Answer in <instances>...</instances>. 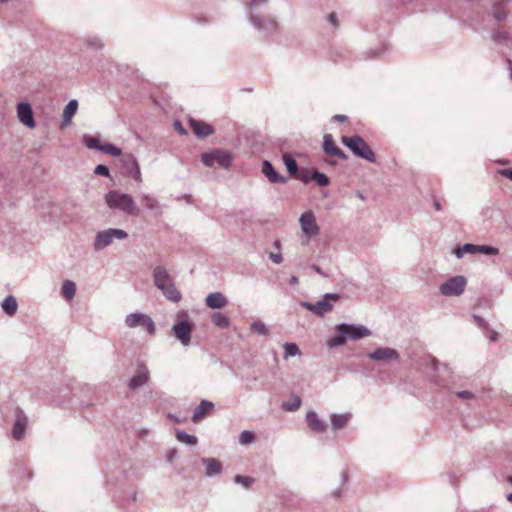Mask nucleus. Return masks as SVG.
Segmentation results:
<instances>
[{"mask_svg": "<svg viewBox=\"0 0 512 512\" xmlns=\"http://www.w3.org/2000/svg\"><path fill=\"white\" fill-rule=\"evenodd\" d=\"M343 328L346 332V338L348 340L356 341L362 338H366L372 335V332L369 328L362 324H348L342 323Z\"/></svg>", "mask_w": 512, "mask_h": 512, "instance_id": "ddd939ff", "label": "nucleus"}, {"mask_svg": "<svg viewBox=\"0 0 512 512\" xmlns=\"http://www.w3.org/2000/svg\"><path fill=\"white\" fill-rule=\"evenodd\" d=\"M300 305L317 316H323L333 309V305L325 299H321L314 304L302 301Z\"/></svg>", "mask_w": 512, "mask_h": 512, "instance_id": "f3484780", "label": "nucleus"}, {"mask_svg": "<svg viewBox=\"0 0 512 512\" xmlns=\"http://www.w3.org/2000/svg\"><path fill=\"white\" fill-rule=\"evenodd\" d=\"M466 284L467 279L464 276H453L440 285L439 291L448 297L460 296L464 292Z\"/></svg>", "mask_w": 512, "mask_h": 512, "instance_id": "6e6552de", "label": "nucleus"}, {"mask_svg": "<svg viewBox=\"0 0 512 512\" xmlns=\"http://www.w3.org/2000/svg\"><path fill=\"white\" fill-rule=\"evenodd\" d=\"M78 109V102L75 99H72L68 102V104L65 106L63 111V121H62V127L68 126L71 124L72 117L75 115L76 111Z\"/></svg>", "mask_w": 512, "mask_h": 512, "instance_id": "c756f323", "label": "nucleus"}, {"mask_svg": "<svg viewBox=\"0 0 512 512\" xmlns=\"http://www.w3.org/2000/svg\"><path fill=\"white\" fill-rule=\"evenodd\" d=\"M1 308L8 316H13L18 308L17 300L14 296H7L1 303Z\"/></svg>", "mask_w": 512, "mask_h": 512, "instance_id": "7c9ffc66", "label": "nucleus"}, {"mask_svg": "<svg viewBox=\"0 0 512 512\" xmlns=\"http://www.w3.org/2000/svg\"><path fill=\"white\" fill-rule=\"evenodd\" d=\"M189 126L198 138H206L214 133V128L201 120L189 119Z\"/></svg>", "mask_w": 512, "mask_h": 512, "instance_id": "a211bd4d", "label": "nucleus"}, {"mask_svg": "<svg viewBox=\"0 0 512 512\" xmlns=\"http://www.w3.org/2000/svg\"><path fill=\"white\" fill-rule=\"evenodd\" d=\"M506 38H507V34L505 32H496L493 35V39L495 41H502V40L504 41V40H506Z\"/></svg>", "mask_w": 512, "mask_h": 512, "instance_id": "864d4df0", "label": "nucleus"}, {"mask_svg": "<svg viewBox=\"0 0 512 512\" xmlns=\"http://www.w3.org/2000/svg\"><path fill=\"white\" fill-rule=\"evenodd\" d=\"M94 173L96 175H101V176H105V177L110 176L108 167L103 164L97 165L96 168L94 169Z\"/></svg>", "mask_w": 512, "mask_h": 512, "instance_id": "de8ad7c7", "label": "nucleus"}, {"mask_svg": "<svg viewBox=\"0 0 512 512\" xmlns=\"http://www.w3.org/2000/svg\"><path fill=\"white\" fill-rule=\"evenodd\" d=\"M176 455H177L176 450L169 451V453L167 454V461L171 463L173 461V459L176 457Z\"/></svg>", "mask_w": 512, "mask_h": 512, "instance_id": "680f3d73", "label": "nucleus"}, {"mask_svg": "<svg viewBox=\"0 0 512 512\" xmlns=\"http://www.w3.org/2000/svg\"><path fill=\"white\" fill-rule=\"evenodd\" d=\"M455 394L463 400H473L476 398L475 393L468 390L457 391Z\"/></svg>", "mask_w": 512, "mask_h": 512, "instance_id": "49530a36", "label": "nucleus"}, {"mask_svg": "<svg viewBox=\"0 0 512 512\" xmlns=\"http://www.w3.org/2000/svg\"><path fill=\"white\" fill-rule=\"evenodd\" d=\"M88 44L96 49H99L103 46L100 39H94L88 42Z\"/></svg>", "mask_w": 512, "mask_h": 512, "instance_id": "4d7b16f0", "label": "nucleus"}, {"mask_svg": "<svg viewBox=\"0 0 512 512\" xmlns=\"http://www.w3.org/2000/svg\"><path fill=\"white\" fill-rule=\"evenodd\" d=\"M473 319L479 328L488 329V323L486 322V320L484 318H482L481 316H478V315H474Z\"/></svg>", "mask_w": 512, "mask_h": 512, "instance_id": "09e8293b", "label": "nucleus"}, {"mask_svg": "<svg viewBox=\"0 0 512 512\" xmlns=\"http://www.w3.org/2000/svg\"><path fill=\"white\" fill-rule=\"evenodd\" d=\"M149 381V371L145 366H140L138 373L133 376L129 383L128 387L131 390H135L143 385H145Z\"/></svg>", "mask_w": 512, "mask_h": 512, "instance_id": "4be33fe9", "label": "nucleus"}, {"mask_svg": "<svg viewBox=\"0 0 512 512\" xmlns=\"http://www.w3.org/2000/svg\"><path fill=\"white\" fill-rule=\"evenodd\" d=\"M336 330L338 333L336 335H334L333 337H331L330 339H328V341H327V345L329 348H335V347L342 346L347 341V338L345 335L346 332L343 328L342 323H340L336 326Z\"/></svg>", "mask_w": 512, "mask_h": 512, "instance_id": "c85d7f7f", "label": "nucleus"}, {"mask_svg": "<svg viewBox=\"0 0 512 512\" xmlns=\"http://www.w3.org/2000/svg\"><path fill=\"white\" fill-rule=\"evenodd\" d=\"M140 201H141V203L144 205V207L146 209L152 211L156 215H161L162 214L161 204L159 203L157 198H155L154 196H151V195L146 194V193H141L140 194Z\"/></svg>", "mask_w": 512, "mask_h": 512, "instance_id": "b1692460", "label": "nucleus"}, {"mask_svg": "<svg viewBox=\"0 0 512 512\" xmlns=\"http://www.w3.org/2000/svg\"><path fill=\"white\" fill-rule=\"evenodd\" d=\"M433 206H434V208H435L437 211H440V210L442 209V206H441L440 202H439V201H437V200H434V202H433Z\"/></svg>", "mask_w": 512, "mask_h": 512, "instance_id": "0e129e2a", "label": "nucleus"}, {"mask_svg": "<svg viewBox=\"0 0 512 512\" xmlns=\"http://www.w3.org/2000/svg\"><path fill=\"white\" fill-rule=\"evenodd\" d=\"M268 3L269 0H246L244 5L247 13V18L254 14H262V8L267 6Z\"/></svg>", "mask_w": 512, "mask_h": 512, "instance_id": "bb28decb", "label": "nucleus"}, {"mask_svg": "<svg viewBox=\"0 0 512 512\" xmlns=\"http://www.w3.org/2000/svg\"><path fill=\"white\" fill-rule=\"evenodd\" d=\"M100 151L115 157H119L122 154L121 149L111 143L103 144V146L100 147Z\"/></svg>", "mask_w": 512, "mask_h": 512, "instance_id": "a19ab883", "label": "nucleus"}, {"mask_svg": "<svg viewBox=\"0 0 512 512\" xmlns=\"http://www.w3.org/2000/svg\"><path fill=\"white\" fill-rule=\"evenodd\" d=\"M261 171L270 183L285 184L288 181V179L285 176L281 175L275 170V168L273 167L272 163L269 160L263 161Z\"/></svg>", "mask_w": 512, "mask_h": 512, "instance_id": "6ab92c4d", "label": "nucleus"}, {"mask_svg": "<svg viewBox=\"0 0 512 512\" xmlns=\"http://www.w3.org/2000/svg\"><path fill=\"white\" fill-rule=\"evenodd\" d=\"M500 175L512 180V168L511 169H502L499 171Z\"/></svg>", "mask_w": 512, "mask_h": 512, "instance_id": "6e6d98bb", "label": "nucleus"}, {"mask_svg": "<svg viewBox=\"0 0 512 512\" xmlns=\"http://www.w3.org/2000/svg\"><path fill=\"white\" fill-rule=\"evenodd\" d=\"M328 20L331 24H333L334 26L337 25L338 23V20H337V16L335 13H330L329 16H328Z\"/></svg>", "mask_w": 512, "mask_h": 512, "instance_id": "13d9d810", "label": "nucleus"}, {"mask_svg": "<svg viewBox=\"0 0 512 512\" xmlns=\"http://www.w3.org/2000/svg\"><path fill=\"white\" fill-rule=\"evenodd\" d=\"M85 144L89 149H95L100 151V147L103 144L100 143L99 139L96 137H85Z\"/></svg>", "mask_w": 512, "mask_h": 512, "instance_id": "c03bdc74", "label": "nucleus"}, {"mask_svg": "<svg viewBox=\"0 0 512 512\" xmlns=\"http://www.w3.org/2000/svg\"><path fill=\"white\" fill-rule=\"evenodd\" d=\"M153 283L163 293L165 298L173 303L182 299L181 292L176 288L175 283L164 266H156L153 269Z\"/></svg>", "mask_w": 512, "mask_h": 512, "instance_id": "f257e3e1", "label": "nucleus"}, {"mask_svg": "<svg viewBox=\"0 0 512 512\" xmlns=\"http://www.w3.org/2000/svg\"><path fill=\"white\" fill-rule=\"evenodd\" d=\"M274 247H275L276 249H280V241H279V240H276V241L274 242Z\"/></svg>", "mask_w": 512, "mask_h": 512, "instance_id": "774afa93", "label": "nucleus"}, {"mask_svg": "<svg viewBox=\"0 0 512 512\" xmlns=\"http://www.w3.org/2000/svg\"><path fill=\"white\" fill-rule=\"evenodd\" d=\"M509 66H510V79L512 80V61L508 60Z\"/></svg>", "mask_w": 512, "mask_h": 512, "instance_id": "338daca9", "label": "nucleus"}, {"mask_svg": "<svg viewBox=\"0 0 512 512\" xmlns=\"http://www.w3.org/2000/svg\"><path fill=\"white\" fill-rule=\"evenodd\" d=\"M17 117L19 121L26 127L33 129L36 126L32 107L27 102H20L17 104Z\"/></svg>", "mask_w": 512, "mask_h": 512, "instance_id": "2eb2a0df", "label": "nucleus"}, {"mask_svg": "<svg viewBox=\"0 0 512 512\" xmlns=\"http://www.w3.org/2000/svg\"><path fill=\"white\" fill-rule=\"evenodd\" d=\"M254 434L251 431H242L239 435V442L242 445H248L254 440Z\"/></svg>", "mask_w": 512, "mask_h": 512, "instance_id": "37998d69", "label": "nucleus"}, {"mask_svg": "<svg viewBox=\"0 0 512 512\" xmlns=\"http://www.w3.org/2000/svg\"><path fill=\"white\" fill-rule=\"evenodd\" d=\"M352 414L349 412L346 413H332L330 415L331 428L333 430H340L347 426L350 421Z\"/></svg>", "mask_w": 512, "mask_h": 512, "instance_id": "a878e982", "label": "nucleus"}, {"mask_svg": "<svg viewBox=\"0 0 512 512\" xmlns=\"http://www.w3.org/2000/svg\"><path fill=\"white\" fill-rule=\"evenodd\" d=\"M301 406V399L299 396L297 395H294L290 401L288 402H284L282 404V408L285 410V411H296L300 408Z\"/></svg>", "mask_w": 512, "mask_h": 512, "instance_id": "ea45409f", "label": "nucleus"}, {"mask_svg": "<svg viewBox=\"0 0 512 512\" xmlns=\"http://www.w3.org/2000/svg\"><path fill=\"white\" fill-rule=\"evenodd\" d=\"M249 23L266 38L273 36L279 31V24L275 18L254 14L248 18Z\"/></svg>", "mask_w": 512, "mask_h": 512, "instance_id": "423d86ee", "label": "nucleus"}, {"mask_svg": "<svg viewBox=\"0 0 512 512\" xmlns=\"http://www.w3.org/2000/svg\"><path fill=\"white\" fill-rule=\"evenodd\" d=\"M27 416L22 409L17 408L15 410V422L12 428V436L15 440L19 441L23 439L25 435V429L27 426Z\"/></svg>", "mask_w": 512, "mask_h": 512, "instance_id": "dca6fc26", "label": "nucleus"}, {"mask_svg": "<svg viewBox=\"0 0 512 512\" xmlns=\"http://www.w3.org/2000/svg\"><path fill=\"white\" fill-rule=\"evenodd\" d=\"M369 358L376 362L390 363L400 359L398 351L391 347H379L369 354Z\"/></svg>", "mask_w": 512, "mask_h": 512, "instance_id": "9b49d317", "label": "nucleus"}, {"mask_svg": "<svg viewBox=\"0 0 512 512\" xmlns=\"http://www.w3.org/2000/svg\"><path fill=\"white\" fill-rule=\"evenodd\" d=\"M76 293V285L71 280H65L61 286V294L66 300L74 298Z\"/></svg>", "mask_w": 512, "mask_h": 512, "instance_id": "473e14b6", "label": "nucleus"}, {"mask_svg": "<svg viewBox=\"0 0 512 512\" xmlns=\"http://www.w3.org/2000/svg\"><path fill=\"white\" fill-rule=\"evenodd\" d=\"M212 322L220 328H227L230 325L229 318L221 312H215L212 315Z\"/></svg>", "mask_w": 512, "mask_h": 512, "instance_id": "e433bc0d", "label": "nucleus"}, {"mask_svg": "<svg viewBox=\"0 0 512 512\" xmlns=\"http://www.w3.org/2000/svg\"><path fill=\"white\" fill-rule=\"evenodd\" d=\"M488 337L491 341H496L498 339V333L494 330H488Z\"/></svg>", "mask_w": 512, "mask_h": 512, "instance_id": "bf43d9fd", "label": "nucleus"}, {"mask_svg": "<svg viewBox=\"0 0 512 512\" xmlns=\"http://www.w3.org/2000/svg\"><path fill=\"white\" fill-rule=\"evenodd\" d=\"M323 299H325L326 301L328 300H333V301H337L340 299V295L337 294V293H326L324 296H323Z\"/></svg>", "mask_w": 512, "mask_h": 512, "instance_id": "603ef678", "label": "nucleus"}, {"mask_svg": "<svg viewBox=\"0 0 512 512\" xmlns=\"http://www.w3.org/2000/svg\"><path fill=\"white\" fill-rule=\"evenodd\" d=\"M312 269L318 273L319 275L323 276V277H327V274L318 266V265H312Z\"/></svg>", "mask_w": 512, "mask_h": 512, "instance_id": "052dcab7", "label": "nucleus"}, {"mask_svg": "<svg viewBox=\"0 0 512 512\" xmlns=\"http://www.w3.org/2000/svg\"><path fill=\"white\" fill-rule=\"evenodd\" d=\"M342 143L348 147L357 157L374 163L376 161L375 153L371 147L358 135L352 137H342Z\"/></svg>", "mask_w": 512, "mask_h": 512, "instance_id": "7ed1b4c3", "label": "nucleus"}, {"mask_svg": "<svg viewBox=\"0 0 512 512\" xmlns=\"http://www.w3.org/2000/svg\"><path fill=\"white\" fill-rule=\"evenodd\" d=\"M269 258L275 263V264H281L283 261V257L280 253H270Z\"/></svg>", "mask_w": 512, "mask_h": 512, "instance_id": "3c124183", "label": "nucleus"}, {"mask_svg": "<svg viewBox=\"0 0 512 512\" xmlns=\"http://www.w3.org/2000/svg\"><path fill=\"white\" fill-rule=\"evenodd\" d=\"M289 282H290V284H292V285H297V284H298V277H296V276H294V275H293V276H291V277H290Z\"/></svg>", "mask_w": 512, "mask_h": 512, "instance_id": "69168bd1", "label": "nucleus"}, {"mask_svg": "<svg viewBox=\"0 0 512 512\" xmlns=\"http://www.w3.org/2000/svg\"><path fill=\"white\" fill-rule=\"evenodd\" d=\"M284 348V359L289 357L299 356L301 354L300 349L295 343H285L283 345Z\"/></svg>", "mask_w": 512, "mask_h": 512, "instance_id": "4c0bfd02", "label": "nucleus"}, {"mask_svg": "<svg viewBox=\"0 0 512 512\" xmlns=\"http://www.w3.org/2000/svg\"><path fill=\"white\" fill-rule=\"evenodd\" d=\"M283 162L287 171L294 177L298 174L299 167L296 160L289 154L283 155Z\"/></svg>", "mask_w": 512, "mask_h": 512, "instance_id": "f704fd0d", "label": "nucleus"}, {"mask_svg": "<svg viewBox=\"0 0 512 512\" xmlns=\"http://www.w3.org/2000/svg\"><path fill=\"white\" fill-rule=\"evenodd\" d=\"M201 160L207 167H213L217 163L221 167L228 169L232 164V155L228 151L215 149L211 152L203 153Z\"/></svg>", "mask_w": 512, "mask_h": 512, "instance_id": "0eeeda50", "label": "nucleus"}, {"mask_svg": "<svg viewBox=\"0 0 512 512\" xmlns=\"http://www.w3.org/2000/svg\"><path fill=\"white\" fill-rule=\"evenodd\" d=\"M509 2V0H499L493 5L492 13L493 17L497 21H502L506 18L507 10L506 5Z\"/></svg>", "mask_w": 512, "mask_h": 512, "instance_id": "2f4dec72", "label": "nucleus"}, {"mask_svg": "<svg viewBox=\"0 0 512 512\" xmlns=\"http://www.w3.org/2000/svg\"><path fill=\"white\" fill-rule=\"evenodd\" d=\"M333 119L339 122H345L347 120V116L342 114H337L333 116Z\"/></svg>", "mask_w": 512, "mask_h": 512, "instance_id": "e2e57ef3", "label": "nucleus"}, {"mask_svg": "<svg viewBox=\"0 0 512 512\" xmlns=\"http://www.w3.org/2000/svg\"><path fill=\"white\" fill-rule=\"evenodd\" d=\"M465 253L494 256L497 255L499 251L497 248L490 245H475L470 243H466L454 249V254L457 258H462Z\"/></svg>", "mask_w": 512, "mask_h": 512, "instance_id": "9d476101", "label": "nucleus"}, {"mask_svg": "<svg viewBox=\"0 0 512 512\" xmlns=\"http://www.w3.org/2000/svg\"><path fill=\"white\" fill-rule=\"evenodd\" d=\"M295 178L299 179L303 183L307 184L311 181V174L308 169L304 168L298 171V174L294 176Z\"/></svg>", "mask_w": 512, "mask_h": 512, "instance_id": "a18cd8bd", "label": "nucleus"}, {"mask_svg": "<svg viewBox=\"0 0 512 512\" xmlns=\"http://www.w3.org/2000/svg\"><path fill=\"white\" fill-rule=\"evenodd\" d=\"M124 173L133 177L137 182H142L141 170L138 161L132 154H125L121 158Z\"/></svg>", "mask_w": 512, "mask_h": 512, "instance_id": "f8f14e48", "label": "nucleus"}, {"mask_svg": "<svg viewBox=\"0 0 512 512\" xmlns=\"http://www.w3.org/2000/svg\"><path fill=\"white\" fill-rule=\"evenodd\" d=\"M105 202L110 209L124 212L130 216H139L141 212L133 197L119 190L108 191L105 195Z\"/></svg>", "mask_w": 512, "mask_h": 512, "instance_id": "f03ea898", "label": "nucleus"}, {"mask_svg": "<svg viewBox=\"0 0 512 512\" xmlns=\"http://www.w3.org/2000/svg\"><path fill=\"white\" fill-rule=\"evenodd\" d=\"M323 150L326 154L336 156L343 160L347 159V155L336 145L331 134L324 135Z\"/></svg>", "mask_w": 512, "mask_h": 512, "instance_id": "aec40b11", "label": "nucleus"}, {"mask_svg": "<svg viewBox=\"0 0 512 512\" xmlns=\"http://www.w3.org/2000/svg\"><path fill=\"white\" fill-rule=\"evenodd\" d=\"M250 331L254 334L261 336H268L270 334V330L268 326L261 320L253 321L249 327Z\"/></svg>", "mask_w": 512, "mask_h": 512, "instance_id": "72a5a7b5", "label": "nucleus"}, {"mask_svg": "<svg viewBox=\"0 0 512 512\" xmlns=\"http://www.w3.org/2000/svg\"><path fill=\"white\" fill-rule=\"evenodd\" d=\"M311 180L315 181L320 187H325L329 184V178L327 175L316 170L312 171Z\"/></svg>", "mask_w": 512, "mask_h": 512, "instance_id": "58836bf2", "label": "nucleus"}, {"mask_svg": "<svg viewBox=\"0 0 512 512\" xmlns=\"http://www.w3.org/2000/svg\"><path fill=\"white\" fill-rule=\"evenodd\" d=\"M173 127L180 135H187V130L179 120H175L173 122Z\"/></svg>", "mask_w": 512, "mask_h": 512, "instance_id": "8fccbe9b", "label": "nucleus"}, {"mask_svg": "<svg viewBox=\"0 0 512 512\" xmlns=\"http://www.w3.org/2000/svg\"><path fill=\"white\" fill-rule=\"evenodd\" d=\"M214 409V403L208 400H202L199 405L195 408L192 415V421L194 423L203 420L212 410Z\"/></svg>", "mask_w": 512, "mask_h": 512, "instance_id": "412c9836", "label": "nucleus"}, {"mask_svg": "<svg viewBox=\"0 0 512 512\" xmlns=\"http://www.w3.org/2000/svg\"><path fill=\"white\" fill-rule=\"evenodd\" d=\"M234 482L248 489L254 483V479L249 476L236 475L234 477Z\"/></svg>", "mask_w": 512, "mask_h": 512, "instance_id": "79ce46f5", "label": "nucleus"}, {"mask_svg": "<svg viewBox=\"0 0 512 512\" xmlns=\"http://www.w3.org/2000/svg\"><path fill=\"white\" fill-rule=\"evenodd\" d=\"M125 325L129 328L145 326L148 334L150 335H154L156 332V327L153 319L149 315L141 312H135L126 315Z\"/></svg>", "mask_w": 512, "mask_h": 512, "instance_id": "1a4fd4ad", "label": "nucleus"}, {"mask_svg": "<svg viewBox=\"0 0 512 512\" xmlns=\"http://www.w3.org/2000/svg\"><path fill=\"white\" fill-rule=\"evenodd\" d=\"M202 463L205 465V474L208 477L220 475L222 473V466L215 458H203Z\"/></svg>", "mask_w": 512, "mask_h": 512, "instance_id": "cd10ccee", "label": "nucleus"}, {"mask_svg": "<svg viewBox=\"0 0 512 512\" xmlns=\"http://www.w3.org/2000/svg\"><path fill=\"white\" fill-rule=\"evenodd\" d=\"M177 317L178 320L172 326L171 330L183 346H189L191 343L193 324L189 321V315L186 311L179 312Z\"/></svg>", "mask_w": 512, "mask_h": 512, "instance_id": "20e7f679", "label": "nucleus"}, {"mask_svg": "<svg viewBox=\"0 0 512 512\" xmlns=\"http://www.w3.org/2000/svg\"><path fill=\"white\" fill-rule=\"evenodd\" d=\"M301 229L307 237L316 236L319 233V226L316 223L313 212L307 211L303 213L299 219Z\"/></svg>", "mask_w": 512, "mask_h": 512, "instance_id": "4468645a", "label": "nucleus"}, {"mask_svg": "<svg viewBox=\"0 0 512 512\" xmlns=\"http://www.w3.org/2000/svg\"><path fill=\"white\" fill-rule=\"evenodd\" d=\"M127 237L128 233L123 229L109 228L98 231L95 235L93 247L96 251H101L111 245L115 239L125 240Z\"/></svg>", "mask_w": 512, "mask_h": 512, "instance_id": "39448f33", "label": "nucleus"}, {"mask_svg": "<svg viewBox=\"0 0 512 512\" xmlns=\"http://www.w3.org/2000/svg\"><path fill=\"white\" fill-rule=\"evenodd\" d=\"M306 421L308 427L316 433H323L326 431L325 423L319 419L317 413L315 411H309L306 414Z\"/></svg>", "mask_w": 512, "mask_h": 512, "instance_id": "393cba45", "label": "nucleus"}, {"mask_svg": "<svg viewBox=\"0 0 512 512\" xmlns=\"http://www.w3.org/2000/svg\"><path fill=\"white\" fill-rule=\"evenodd\" d=\"M343 493L344 489L342 487H339L331 493V496L335 499H339L343 495Z\"/></svg>", "mask_w": 512, "mask_h": 512, "instance_id": "5fc2aeb1", "label": "nucleus"}, {"mask_svg": "<svg viewBox=\"0 0 512 512\" xmlns=\"http://www.w3.org/2000/svg\"><path fill=\"white\" fill-rule=\"evenodd\" d=\"M205 304L211 309H221L228 304V300L221 292L216 291L206 297Z\"/></svg>", "mask_w": 512, "mask_h": 512, "instance_id": "5701e85b", "label": "nucleus"}, {"mask_svg": "<svg viewBox=\"0 0 512 512\" xmlns=\"http://www.w3.org/2000/svg\"><path fill=\"white\" fill-rule=\"evenodd\" d=\"M176 438L179 442L185 443L187 445H196L198 439L196 436L186 433L185 431H176Z\"/></svg>", "mask_w": 512, "mask_h": 512, "instance_id": "c9c22d12", "label": "nucleus"}]
</instances>
